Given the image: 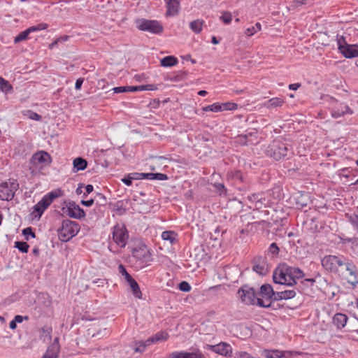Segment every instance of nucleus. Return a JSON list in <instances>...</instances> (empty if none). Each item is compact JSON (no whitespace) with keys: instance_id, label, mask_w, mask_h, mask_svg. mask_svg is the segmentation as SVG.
<instances>
[{"instance_id":"nucleus-1","label":"nucleus","mask_w":358,"mask_h":358,"mask_svg":"<svg viewBox=\"0 0 358 358\" xmlns=\"http://www.w3.org/2000/svg\"><path fill=\"white\" fill-rule=\"evenodd\" d=\"M322 266L329 272L343 275V267L348 272L345 278L348 282L353 285L358 284V274L355 265L352 262H345L343 256L326 255L322 259Z\"/></svg>"},{"instance_id":"nucleus-2","label":"nucleus","mask_w":358,"mask_h":358,"mask_svg":"<svg viewBox=\"0 0 358 358\" xmlns=\"http://www.w3.org/2000/svg\"><path fill=\"white\" fill-rule=\"evenodd\" d=\"M303 276V271L299 268L292 267L286 264H280L273 271V279L275 283L292 286L296 280Z\"/></svg>"},{"instance_id":"nucleus-3","label":"nucleus","mask_w":358,"mask_h":358,"mask_svg":"<svg viewBox=\"0 0 358 358\" xmlns=\"http://www.w3.org/2000/svg\"><path fill=\"white\" fill-rule=\"evenodd\" d=\"M63 195V191L61 189H56L45 194L42 199L33 207L31 216L39 220L44 211L51 205L55 199Z\"/></svg>"},{"instance_id":"nucleus-4","label":"nucleus","mask_w":358,"mask_h":358,"mask_svg":"<svg viewBox=\"0 0 358 358\" xmlns=\"http://www.w3.org/2000/svg\"><path fill=\"white\" fill-rule=\"evenodd\" d=\"M80 229V225L76 222L64 220L57 229L58 238L62 242H67L76 236Z\"/></svg>"},{"instance_id":"nucleus-5","label":"nucleus","mask_w":358,"mask_h":358,"mask_svg":"<svg viewBox=\"0 0 358 358\" xmlns=\"http://www.w3.org/2000/svg\"><path fill=\"white\" fill-rule=\"evenodd\" d=\"M241 301L247 305H258L262 307H268V304H265L264 299L257 298L255 290L247 286L243 287L238 292Z\"/></svg>"},{"instance_id":"nucleus-6","label":"nucleus","mask_w":358,"mask_h":358,"mask_svg":"<svg viewBox=\"0 0 358 358\" xmlns=\"http://www.w3.org/2000/svg\"><path fill=\"white\" fill-rule=\"evenodd\" d=\"M112 238L115 243L120 248H124L129 238V234L123 224H117L113 227Z\"/></svg>"},{"instance_id":"nucleus-7","label":"nucleus","mask_w":358,"mask_h":358,"mask_svg":"<svg viewBox=\"0 0 358 358\" xmlns=\"http://www.w3.org/2000/svg\"><path fill=\"white\" fill-rule=\"evenodd\" d=\"M19 187L15 180H8L0 184V199L3 201L11 200Z\"/></svg>"},{"instance_id":"nucleus-8","label":"nucleus","mask_w":358,"mask_h":358,"mask_svg":"<svg viewBox=\"0 0 358 358\" xmlns=\"http://www.w3.org/2000/svg\"><path fill=\"white\" fill-rule=\"evenodd\" d=\"M137 28L143 31L159 34L163 31V26L157 20L140 19L136 21Z\"/></svg>"},{"instance_id":"nucleus-9","label":"nucleus","mask_w":358,"mask_h":358,"mask_svg":"<svg viewBox=\"0 0 358 358\" xmlns=\"http://www.w3.org/2000/svg\"><path fill=\"white\" fill-rule=\"evenodd\" d=\"M287 152V147L284 143L278 141H274L267 150L268 155L275 160H280L286 157Z\"/></svg>"},{"instance_id":"nucleus-10","label":"nucleus","mask_w":358,"mask_h":358,"mask_svg":"<svg viewBox=\"0 0 358 358\" xmlns=\"http://www.w3.org/2000/svg\"><path fill=\"white\" fill-rule=\"evenodd\" d=\"M63 211L69 217L75 219H81L85 216V213L83 208L77 205L74 201H69L63 208Z\"/></svg>"},{"instance_id":"nucleus-11","label":"nucleus","mask_w":358,"mask_h":358,"mask_svg":"<svg viewBox=\"0 0 358 358\" xmlns=\"http://www.w3.org/2000/svg\"><path fill=\"white\" fill-rule=\"evenodd\" d=\"M204 348L227 357L232 355L231 346L225 342H221L217 345H206Z\"/></svg>"},{"instance_id":"nucleus-12","label":"nucleus","mask_w":358,"mask_h":358,"mask_svg":"<svg viewBox=\"0 0 358 358\" xmlns=\"http://www.w3.org/2000/svg\"><path fill=\"white\" fill-rule=\"evenodd\" d=\"M132 256L141 263H148L151 261V255L149 249L141 245L132 250Z\"/></svg>"},{"instance_id":"nucleus-13","label":"nucleus","mask_w":358,"mask_h":358,"mask_svg":"<svg viewBox=\"0 0 358 358\" xmlns=\"http://www.w3.org/2000/svg\"><path fill=\"white\" fill-rule=\"evenodd\" d=\"M51 162L50 155L45 151H39L35 153L31 159V164L35 166L39 165L40 168L49 165Z\"/></svg>"},{"instance_id":"nucleus-14","label":"nucleus","mask_w":358,"mask_h":358,"mask_svg":"<svg viewBox=\"0 0 358 358\" xmlns=\"http://www.w3.org/2000/svg\"><path fill=\"white\" fill-rule=\"evenodd\" d=\"M260 294L263 298H265V304H268V306H270V300L273 296L275 297L276 296V292L273 291V289L271 285L265 284L263 285L260 288Z\"/></svg>"},{"instance_id":"nucleus-15","label":"nucleus","mask_w":358,"mask_h":358,"mask_svg":"<svg viewBox=\"0 0 358 358\" xmlns=\"http://www.w3.org/2000/svg\"><path fill=\"white\" fill-rule=\"evenodd\" d=\"M340 52L346 58L357 57L358 45L348 44Z\"/></svg>"},{"instance_id":"nucleus-16","label":"nucleus","mask_w":358,"mask_h":358,"mask_svg":"<svg viewBox=\"0 0 358 358\" xmlns=\"http://www.w3.org/2000/svg\"><path fill=\"white\" fill-rule=\"evenodd\" d=\"M288 353L289 352L279 350H263L261 352V355L266 358H282Z\"/></svg>"},{"instance_id":"nucleus-17","label":"nucleus","mask_w":358,"mask_h":358,"mask_svg":"<svg viewBox=\"0 0 358 358\" xmlns=\"http://www.w3.org/2000/svg\"><path fill=\"white\" fill-rule=\"evenodd\" d=\"M166 3V16H174L179 10V1L178 0H164Z\"/></svg>"},{"instance_id":"nucleus-18","label":"nucleus","mask_w":358,"mask_h":358,"mask_svg":"<svg viewBox=\"0 0 358 358\" xmlns=\"http://www.w3.org/2000/svg\"><path fill=\"white\" fill-rule=\"evenodd\" d=\"M285 103L284 99L280 97L272 98L263 103V106L268 109L280 107Z\"/></svg>"},{"instance_id":"nucleus-19","label":"nucleus","mask_w":358,"mask_h":358,"mask_svg":"<svg viewBox=\"0 0 358 358\" xmlns=\"http://www.w3.org/2000/svg\"><path fill=\"white\" fill-rule=\"evenodd\" d=\"M169 334L164 331H160L154 335L152 338H148L145 341V345H150L153 343H157L159 341H165L168 339Z\"/></svg>"},{"instance_id":"nucleus-20","label":"nucleus","mask_w":358,"mask_h":358,"mask_svg":"<svg viewBox=\"0 0 358 358\" xmlns=\"http://www.w3.org/2000/svg\"><path fill=\"white\" fill-rule=\"evenodd\" d=\"M348 317L345 314L336 313L334 318L333 322L338 329L343 328L347 323Z\"/></svg>"},{"instance_id":"nucleus-21","label":"nucleus","mask_w":358,"mask_h":358,"mask_svg":"<svg viewBox=\"0 0 358 358\" xmlns=\"http://www.w3.org/2000/svg\"><path fill=\"white\" fill-rule=\"evenodd\" d=\"M296 292L294 290H285L282 292H277L275 296V300H287L293 299L296 296Z\"/></svg>"},{"instance_id":"nucleus-22","label":"nucleus","mask_w":358,"mask_h":358,"mask_svg":"<svg viewBox=\"0 0 358 358\" xmlns=\"http://www.w3.org/2000/svg\"><path fill=\"white\" fill-rule=\"evenodd\" d=\"M127 282L130 286L134 296L138 299H142V292L137 282L133 278Z\"/></svg>"},{"instance_id":"nucleus-23","label":"nucleus","mask_w":358,"mask_h":358,"mask_svg":"<svg viewBox=\"0 0 358 358\" xmlns=\"http://www.w3.org/2000/svg\"><path fill=\"white\" fill-rule=\"evenodd\" d=\"M74 172L85 170L87 168V162L82 157H77L73 161Z\"/></svg>"},{"instance_id":"nucleus-24","label":"nucleus","mask_w":358,"mask_h":358,"mask_svg":"<svg viewBox=\"0 0 358 358\" xmlns=\"http://www.w3.org/2000/svg\"><path fill=\"white\" fill-rule=\"evenodd\" d=\"M205 24L203 20H195L189 23L190 29L195 34H200L203 30V27Z\"/></svg>"},{"instance_id":"nucleus-25","label":"nucleus","mask_w":358,"mask_h":358,"mask_svg":"<svg viewBox=\"0 0 358 358\" xmlns=\"http://www.w3.org/2000/svg\"><path fill=\"white\" fill-rule=\"evenodd\" d=\"M178 60L174 56H166L160 60V64L164 67H171L176 66Z\"/></svg>"},{"instance_id":"nucleus-26","label":"nucleus","mask_w":358,"mask_h":358,"mask_svg":"<svg viewBox=\"0 0 358 358\" xmlns=\"http://www.w3.org/2000/svg\"><path fill=\"white\" fill-rule=\"evenodd\" d=\"M162 238L173 244L177 240V234L173 231H164L162 234Z\"/></svg>"},{"instance_id":"nucleus-27","label":"nucleus","mask_w":358,"mask_h":358,"mask_svg":"<svg viewBox=\"0 0 358 358\" xmlns=\"http://www.w3.org/2000/svg\"><path fill=\"white\" fill-rule=\"evenodd\" d=\"M158 89L157 86L155 84L143 85L139 86H130L131 92L137 91H155Z\"/></svg>"},{"instance_id":"nucleus-28","label":"nucleus","mask_w":358,"mask_h":358,"mask_svg":"<svg viewBox=\"0 0 358 358\" xmlns=\"http://www.w3.org/2000/svg\"><path fill=\"white\" fill-rule=\"evenodd\" d=\"M13 86L10 83L0 76V90L5 94H9L13 92Z\"/></svg>"},{"instance_id":"nucleus-29","label":"nucleus","mask_w":358,"mask_h":358,"mask_svg":"<svg viewBox=\"0 0 358 358\" xmlns=\"http://www.w3.org/2000/svg\"><path fill=\"white\" fill-rule=\"evenodd\" d=\"M59 352V348L56 345L50 346L43 358H57Z\"/></svg>"},{"instance_id":"nucleus-30","label":"nucleus","mask_w":358,"mask_h":358,"mask_svg":"<svg viewBox=\"0 0 358 358\" xmlns=\"http://www.w3.org/2000/svg\"><path fill=\"white\" fill-rule=\"evenodd\" d=\"M202 110L205 112H214V113H218L222 111V106L221 103L217 102L214 103L211 105L206 106L202 108Z\"/></svg>"},{"instance_id":"nucleus-31","label":"nucleus","mask_w":358,"mask_h":358,"mask_svg":"<svg viewBox=\"0 0 358 358\" xmlns=\"http://www.w3.org/2000/svg\"><path fill=\"white\" fill-rule=\"evenodd\" d=\"M341 111H333L332 112V116L334 117H338L342 115H343L345 113H350L352 114V111L350 110V108L345 106V105H341Z\"/></svg>"},{"instance_id":"nucleus-32","label":"nucleus","mask_w":358,"mask_h":358,"mask_svg":"<svg viewBox=\"0 0 358 358\" xmlns=\"http://www.w3.org/2000/svg\"><path fill=\"white\" fill-rule=\"evenodd\" d=\"M132 175L136 176L135 178V180H142V179H147V180H155L154 178V173H135Z\"/></svg>"},{"instance_id":"nucleus-33","label":"nucleus","mask_w":358,"mask_h":358,"mask_svg":"<svg viewBox=\"0 0 358 358\" xmlns=\"http://www.w3.org/2000/svg\"><path fill=\"white\" fill-rule=\"evenodd\" d=\"M29 34L31 33L29 31V29H27L24 31L20 32L16 37H15L14 43H17L22 41L26 40L28 38Z\"/></svg>"},{"instance_id":"nucleus-34","label":"nucleus","mask_w":358,"mask_h":358,"mask_svg":"<svg viewBox=\"0 0 358 358\" xmlns=\"http://www.w3.org/2000/svg\"><path fill=\"white\" fill-rule=\"evenodd\" d=\"M222 111L234 110L238 108V105L233 102L221 103Z\"/></svg>"},{"instance_id":"nucleus-35","label":"nucleus","mask_w":358,"mask_h":358,"mask_svg":"<svg viewBox=\"0 0 358 358\" xmlns=\"http://www.w3.org/2000/svg\"><path fill=\"white\" fill-rule=\"evenodd\" d=\"M48 27V24H46V23H40V24H37L36 26L30 27L28 29H29V31H30V33H32V32H35V31L45 30Z\"/></svg>"},{"instance_id":"nucleus-36","label":"nucleus","mask_w":358,"mask_h":358,"mask_svg":"<svg viewBox=\"0 0 358 358\" xmlns=\"http://www.w3.org/2000/svg\"><path fill=\"white\" fill-rule=\"evenodd\" d=\"M185 358H206L199 350L193 352H185Z\"/></svg>"},{"instance_id":"nucleus-37","label":"nucleus","mask_w":358,"mask_h":358,"mask_svg":"<svg viewBox=\"0 0 358 358\" xmlns=\"http://www.w3.org/2000/svg\"><path fill=\"white\" fill-rule=\"evenodd\" d=\"M336 42L339 51L341 52L348 45L345 38L343 36L337 35Z\"/></svg>"},{"instance_id":"nucleus-38","label":"nucleus","mask_w":358,"mask_h":358,"mask_svg":"<svg viewBox=\"0 0 358 358\" xmlns=\"http://www.w3.org/2000/svg\"><path fill=\"white\" fill-rule=\"evenodd\" d=\"M15 247L22 252H27L29 245L26 242H15Z\"/></svg>"},{"instance_id":"nucleus-39","label":"nucleus","mask_w":358,"mask_h":358,"mask_svg":"<svg viewBox=\"0 0 358 358\" xmlns=\"http://www.w3.org/2000/svg\"><path fill=\"white\" fill-rule=\"evenodd\" d=\"M118 271L124 277L126 281H128L132 278L131 275L127 271L125 267L122 264H120L118 266Z\"/></svg>"},{"instance_id":"nucleus-40","label":"nucleus","mask_w":358,"mask_h":358,"mask_svg":"<svg viewBox=\"0 0 358 358\" xmlns=\"http://www.w3.org/2000/svg\"><path fill=\"white\" fill-rule=\"evenodd\" d=\"M220 20L224 23L229 24L232 21V15L230 12H224L220 17Z\"/></svg>"},{"instance_id":"nucleus-41","label":"nucleus","mask_w":358,"mask_h":358,"mask_svg":"<svg viewBox=\"0 0 358 358\" xmlns=\"http://www.w3.org/2000/svg\"><path fill=\"white\" fill-rule=\"evenodd\" d=\"M253 270L259 273V275H264L266 273L267 269L264 267V266L260 264H256L253 267Z\"/></svg>"},{"instance_id":"nucleus-42","label":"nucleus","mask_w":358,"mask_h":358,"mask_svg":"<svg viewBox=\"0 0 358 358\" xmlns=\"http://www.w3.org/2000/svg\"><path fill=\"white\" fill-rule=\"evenodd\" d=\"M113 91L114 93L131 92L130 86L115 87Z\"/></svg>"},{"instance_id":"nucleus-43","label":"nucleus","mask_w":358,"mask_h":358,"mask_svg":"<svg viewBox=\"0 0 358 358\" xmlns=\"http://www.w3.org/2000/svg\"><path fill=\"white\" fill-rule=\"evenodd\" d=\"M169 358H185V351H174L169 355Z\"/></svg>"},{"instance_id":"nucleus-44","label":"nucleus","mask_w":358,"mask_h":358,"mask_svg":"<svg viewBox=\"0 0 358 358\" xmlns=\"http://www.w3.org/2000/svg\"><path fill=\"white\" fill-rule=\"evenodd\" d=\"M348 219L352 225L358 230V215L352 214L348 216Z\"/></svg>"},{"instance_id":"nucleus-45","label":"nucleus","mask_w":358,"mask_h":358,"mask_svg":"<svg viewBox=\"0 0 358 358\" xmlns=\"http://www.w3.org/2000/svg\"><path fill=\"white\" fill-rule=\"evenodd\" d=\"M179 289L182 292H189L191 286L187 282L182 281L179 284Z\"/></svg>"},{"instance_id":"nucleus-46","label":"nucleus","mask_w":358,"mask_h":358,"mask_svg":"<svg viewBox=\"0 0 358 358\" xmlns=\"http://www.w3.org/2000/svg\"><path fill=\"white\" fill-rule=\"evenodd\" d=\"M155 180H166L168 179V176L164 173H154Z\"/></svg>"},{"instance_id":"nucleus-47","label":"nucleus","mask_w":358,"mask_h":358,"mask_svg":"<svg viewBox=\"0 0 358 358\" xmlns=\"http://www.w3.org/2000/svg\"><path fill=\"white\" fill-rule=\"evenodd\" d=\"M279 250H280L279 248L276 245V243H273L271 244V245L269 247L270 252H271L272 254H278Z\"/></svg>"},{"instance_id":"nucleus-48","label":"nucleus","mask_w":358,"mask_h":358,"mask_svg":"<svg viewBox=\"0 0 358 358\" xmlns=\"http://www.w3.org/2000/svg\"><path fill=\"white\" fill-rule=\"evenodd\" d=\"M29 115V117L34 120H40L41 119V117L38 113L33 112V111H28Z\"/></svg>"},{"instance_id":"nucleus-49","label":"nucleus","mask_w":358,"mask_h":358,"mask_svg":"<svg viewBox=\"0 0 358 358\" xmlns=\"http://www.w3.org/2000/svg\"><path fill=\"white\" fill-rule=\"evenodd\" d=\"M256 32V30L254 29V27L252 26L250 27H248L245 31V34L248 36H253Z\"/></svg>"},{"instance_id":"nucleus-50","label":"nucleus","mask_w":358,"mask_h":358,"mask_svg":"<svg viewBox=\"0 0 358 358\" xmlns=\"http://www.w3.org/2000/svg\"><path fill=\"white\" fill-rule=\"evenodd\" d=\"M136 177V176H134L133 177H129V178H122V181L123 182V183H124L127 186H131L132 185V179H135V178Z\"/></svg>"},{"instance_id":"nucleus-51","label":"nucleus","mask_w":358,"mask_h":358,"mask_svg":"<svg viewBox=\"0 0 358 358\" xmlns=\"http://www.w3.org/2000/svg\"><path fill=\"white\" fill-rule=\"evenodd\" d=\"M216 188L217 190L220 192V194H226L227 189L223 184L219 183L215 185Z\"/></svg>"},{"instance_id":"nucleus-52","label":"nucleus","mask_w":358,"mask_h":358,"mask_svg":"<svg viewBox=\"0 0 358 358\" xmlns=\"http://www.w3.org/2000/svg\"><path fill=\"white\" fill-rule=\"evenodd\" d=\"M41 331H42L43 335L45 334V336H50L52 332V329L50 327H45L41 328Z\"/></svg>"},{"instance_id":"nucleus-53","label":"nucleus","mask_w":358,"mask_h":358,"mask_svg":"<svg viewBox=\"0 0 358 358\" xmlns=\"http://www.w3.org/2000/svg\"><path fill=\"white\" fill-rule=\"evenodd\" d=\"M23 234L24 235L29 234L31 236L32 238H35V234L32 231L30 227L26 228L23 230Z\"/></svg>"},{"instance_id":"nucleus-54","label":"nucleus","mask_w":358,"mask_h":358,"mask_svg":"<svg viewBox=\"0 0 358 358\" xmlns=\"http://www.w3.org/2000/svg\"><path fill=\"white\" fill-rule=\"evenodd\" d=\"M83 83V78H78L76 80V84H75L76 90H80L81 88Z\"/></svg>"},{"instance_id":"nucleus-55","label":"nucleus","mask_w":358,"mask_h":358,"mask_svg":"<svg viewBox=\"0 0 358 358\" xmlns=\"http://www.w3.org/2000/svg\"><path fill=\"white\" fill-rule=\"evenodd\" d=\"M81 203L83 205V206H87V207H90L91 206L93 205L94 203V200L93 199H90V200H87V201H85V200H83L81 201Z\"/></svg>"},{"instance_id":"nucleus-56","label":"nucleus","mask_w":358,"mask_h":358,"mask_svg":"<svg viewBox=\"0 0 358 358\" xmlns=\"http://www.w3.org/2000/svg\"><path fill=\"white\" fill-rule=\"evenodd\" d=\"M301 85L299 83L290 84L289 85V89L291 90H296Z\"/></svg>"},{"instance_id":"nucleus-57","label":"nucleus","mask_w":358,"mask_h":358,"mask_svg":"<svg viewBox=\"0 0 358 358\" xmlns=\"http://www.w3.org/2000/svg\"><path fill=\"white\" fill-rule=\"evenodd\" d=\"M23 319L24 317L22 316L16 315L13 320L15 321L16 323H21L23 322Z\"/></svg>"},{"instance_id":"nucleus-58","label":"nucleus","mask_w":358,"mask_h":358,"mask_svg":"<svg viewBox=\"0 0 358 358\" xmlns=\"http://www.w3.org/2000/svg\"><path fill=\"white\" fill-rule=\"evenodd\" d=\"M93 186L92 185H87L85 187V191L87 194H90L93 191Z\"/></svg>"},{"instance_id":"nucleus-59","label":"nucleus","mask_w":358,"mask_h":358,"mask_svg":"<svg viewBox=\"0 0 358 358\" xmlns=\"http://www.w3.org/2000/svg\"><path fill=\"white\" fill-rule=\"evenodd\" d=\"M254 29L256 30V32H258L262 29V25L259 22H257L254 26H252Z\"/></svg>"},{"instance_id":"nucleus-60","label":"nucleus","mask_w":358,"mask_h":358,"mask_svg":"<svg viewBox=\"0 0 358 358\" xmlns=\"http://www.w3.org/2000/svg\"><path fill=\"white\" fill-rule=\"evenodd\" d=\"M16 322L14 320H13L12 321L10 322V324H9V327L11 329H15L17 327L16 325Z\"/></svg>"},{"instance_id":"nucleus-61","label":"nucleus","mask_w":358,"mask_h":358,"mask_svg":"<svg viewBox=\"0 0 358 358\" xmlns=\"http://www.w3.org/2000/svg\"><path fill=\"white\" fill-rule=\"evenodd\" d=\"M304 282H310L313 285L315 282V280L313 278H307L304 280Z\"/></svg>"},{"instance_id":"nucleus-62","label":"nucleus","mask_w":358,"mask_h":358,"mask_svg":"<svg viewBox=\"0 0 358 358\" xmlns=\"http://www.w3.org/2000/svg\"><path fill=\"white\" fill-rule=\"evenodd\" d=\"M240 357L248 358L249 357V355L247 352H240Z\"/></svg>"},{"instance_id":"nucleus-63","label":"nucleus","mask_w":358,"mask_h":358,"mask_svg":"<svg viewBox=\"0 0 358 358\" xmlns=\"http://www.w3.org/2000/svg\"><path fill=\"white\" fill-rule=\"evenodd\" d=\"M207 94H208V92L206 90H200V91L198 92V94L199 96H206Z\"/></svg>"},{"instance_id":"nucleus-64","label":"nucleus","mask_w":358,"mask_h":358,"mask_svg":"<svg viewBox=\"0 0 358 358\" xmlns=\"http://www.w3.org/2000/svg\"><path fill=\"white\" fill-rule=\"evenodd\" d=\"M212 43L215 45H217L220 43V41L217 39V38L215 36H213L212 37Z\"/></svg>"}]
</instances>
